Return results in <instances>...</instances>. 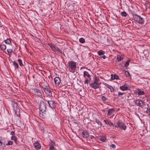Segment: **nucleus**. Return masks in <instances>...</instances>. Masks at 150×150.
Returning <instances> with one entry per match:
<instances>
[{"mask_svg": "<svg viewBox=\"0 0 150 150\" xmlns=\"http://www.w3.org/2000/svg\"><path fill=\"white\" fill-rule=\"evenodd\" d=\"M39 115L42 118H44L49 114V112L46 109V105L43 102V99L41 98L40 104Z\"/></svg>", "mask_w": 150, "mask_h": 150, "instance_id": "nucleus-1", "label": "nucleus"}, {"mask_svg": "<svg viewBox=\"0 0 150 150\" xmlns=\"http://www.w3.org/2000/svg\"><path fill=\"white\" fill-rule=\"evenodd\" d=\"M93 82L90 84V86L95 89L98 88L100 84V83L98 82L99 80H98L97 77L94 76L93 78Z\"/></svg>", "mask_w": 150, "mask_h": 150, "instance_id": "nucleus-2", "label": "nucleus"}, {"mask_svg": "<svg viewBox=\"0 0 150 150\" xmlns=\"http://www.w3.org/2000/svg\"><path fill=\"white\" fill-rule=\"evenodd\" d=\"M133 17L134 20L136 21L139 23L141 24H143L144 19L143 18L136 14L133 15Z\"/></svg>", "mask_w": 150, "mask_h": 150, "instance_id": "nucleus-3", "label": "nucleus"}, {"mask_svg": "<svg viewBox=\"0 0 150 150\" xmlns=\"http://www.w3.org/2000/svg\"><path fill=\"white\" fill-rule=\"evenodd\" d=\"M115 127L118 128H119L123 130H125L126 127L125 125L124 124L122 123L121 120H119L117 123L116 125L115 126Z\"/></svg>", "mask_w": 150, "mask_h": 150, "instance_id": "nucleus-4", "label": "nucleus"}, {"mask_svg": "<svg viewBox=\"0 0 150 150\" xmlns=\"http://www.w3.org/2000/svg\"><path fill=\"white\" fill-rule=\"evenodd\" d=\"M49 46L53 51H56L58 53L61 54L62 53L61 50L59 49L58 47H56L54 45L50 44H49Z\"/></svg>", "mask_w": 150, "mask_h": 150, "instance_id": "nucleus-5", "label": "nucleus"}, {"mask_svg": "<svg viewBox=\"0 0 150 150\" xmlns=\"http://www.w3.org/2000/svg\"><path fill=\"white\" fill-rule=\"evenodd\" d=\"M69 66L71 69L72 70L74 71L76 68V63L73 61L69 62Z\"/></svg>", "mask_w": 150, "mask_h": 150, "instance_id": "nucleus-6", "label": "nucleus"}, {"mask_svg": "<svg viewBox=\"0 0 150 150\" xmlns=\"http://www.w3.org/2000/svg\"><path fill=\"white\" fill-rule=\"evenodd\" d=\"M54 80L56 86L59 87L61 86V85H60L61 83V79L59 77H55Z\"/></svg>", "mask_w": 150, "mask_h": 150, "instance_id": "nucleus-7", "label": "nucleus"}, {"mask_svg": "<svg viewBox=\"0 0 150 150\" xmlns=\"http://www.w3.org/2000/svg\"><path fill=\"white\" fill-rule=\"evenodd\" d=\"M115 112L114 109L113 108H111L109 109L108 111L107 115L110 118H113V117H114V115L113 114L111 117L110 115L113 114L114 112Z\"/></svg>", "mask_w": 150, "mask_h": 150, "instance_id": "nucleus-8", "label": "nucleus"}, {"mask_svg": "<svg viewBox=\"0 0 150 150\" xmlns=\"http://www.w3.org/2000/svg\"><path fill=\"white\" fill-rule=\"evenodd\" d=\"M144 102L141 100H137L135 101V104L138 106L142 107L144 105Z\"/></svg>", "mask_w": 150, "mask_h": 150, "instance_id": "nucleus-9", "label": "nucleus"}, {"mask_svg": "<svg viewBox=\"0 0 150 150\" xmlns=\"http://www.w3.org/2000/svg\"><path fill=\"white\" fill-rule=\"evenodd\" d=\"M120 89L124 91L129 89V87L128 85L127 84H125L120 86Z\"/></svg>", "mask_w": 150, "mask_h": 150, "instance_id": "nucleus-10", "label": "nucleus"}, {"mask_svg": "<svg viewBox=\"0 0 150 150\" xmlns=\"http://www.w3.org/2000/svg\"><path fill=\"white\" fill-rule=\"evenodd\" d=\"M34 93L36 95L39 96H42V92L39 89H34L33 90Z\"/></svg>", "mask_w": 150, "mask_h": 150, "instance_id": "nucleus-11", "label": "nucleus"}, {"mask_svg": "<svg viewBox=\"0 0 150 150\" xmlns=\"http://www.w3.org/2000/svg\"><path fill=\"white\" fill-rule=\"evenodd\" d=\"M44 91L48 96H50L52 95V91L51 90L48 88L44 90Z\"/></svg>", "mask_w": 150, "mask_h": 150, "instance_id": "nucleus-12", "label": "nucleus"}, {"mask_svg": "<svg viewBox=\"0 0 150 150\" xmlns=\"http://www.w3.org/2000/svg\"><path fill=\"white\" fill-rule=\"evenodd\" d=\"M82 136L84 138H87L89 137V134L86 131H83L81 133Z\"/></svg>", "mask_w": 150, "mask_h": 150, "instance_id": "nucleus-13", "label": "nucleus"}, {"mask_svg": "<svg viewBox=\"0 0 150 150\" xmlns=\"http://www.w3.org/2000/svg\"><path fill=\"white\" fill-rule=\"evenodd\" d=\"M34 145L36 150H38L40 149L41 146L40 144L36 142L34 144Z\"/></svg>", "mask_w": 150, "mask_h": 150, "instance_id": "nucleus-14", "label": "nucleus"}, {"mask_svg": "<svg viewBox=\"0 0 150 150\" xmlns=\"http://www.w3.org/2000/svg\"><path fill=\"white\" fill-rule=\"evenodd\" d=\"M47 102L51 108H53L54 107L55 104L54 102L52 101H48Z\"/></svg>", "mask_w": 150, "mask_h": 150, "instance_id": "nucleus-15", "label": "nucleus"}, {"mask_svg": "<svg viewBox=\"0 0 150 150\" xmlns=\"http://www.w3.org/2000/svg\"><path fill=\"white\" fill-rule=\"evenodd\" d=\"M12 103L13 104V109L15 111L17 110L18 109V108H17L18 105L17 103H15L13 102H12Z\"/></svg>", "mask_w": 150, "mask_h": 150, "instance_id": "nucleus-16", "label": "nucleus"}, {"mask_svg": "<svg viewBox=\"0 0 150 150\" xmlns=\"http://www.w3.org/2000/svg\"><path fill=\"white\" fill-rule=\"evenodd\" d=\"M104 122L107 124L109 125H112L113 126L114 125L113 123L111 122L109 120H104Z\"/></svg>", "mask_w": 150, "mask_h": 150, "instance_id": "nucleus-17", "label": "nucleus"}, {"mask_svg": "<svg viewBox=\"0 0 150 150\" xmlns=\"http://www.w3.org/2000/svg\"><path fill=\"white\" fill-rule=\"evenodd\" d=\"M106 87L110 89V91L111 92L114 91V89L111 86H110L108 84H106Z\"/></svg>", "mask_w": 150, "mask_h": 150, "instance_id": "nucleus-18", "label": "nucleus"}, {"mask_svg": "<svg viewBox=\"0 0 150 150\" xmlns=\"http://www.w3.org/2000/svg\"><path fill=\"white\" fill-rule=\"evenodd\" d=\"M83 76L85 77L86 76L89 78H90L91 77V75L87 71H84L83 72Z\"/></svg>", "mask_w": 150, "mask_h": 150, "instance_id": "nucleus-19", "label": "nucleus"}, {"mask_svg": "<svg viewBox=\"0 0 150 150\" xmlns=\"http://www.w3.org/2000/svg\"><path fill=\"white\" fill-rule=\"evenodd\" d=\"M111 78L113 80L114 79H117L119 78V76L116 74H114V75L112 74L111 75Z\"/></svg>", "mask_w": 150, "mask_h": 150, "instance_id": "nucleus-20", "label": "nucleus"}, {"mask_svg": "<svg viewBox=\"0 0 150 150\" xmlns=\"http://www.w3.org/2000/svg\"><path fill=\"white\" fill-rule=\"evenodd\" d=\"M99 139L102 142H104L106 139L105 136H103L99 137Z\"/></svg>", "mask_w": 150, "mask_h": 150, "instance_id": "nucleus-21", "label": "nucleus"}, {"mask_svg": "<svg viewBox=\"0 0 150 150\" xmlns=\"http://www.w3.org/2000/svg\"><path fill=\"white\" fill-rule=\"evenodd\" d=\"M105 52L103 50H100L98 52V54L99 55H101L104 54Z\"/></svg>", "mask_w": 150, "mask_h": 150, "instance_id": "nucleus-22", "label": "nucleus"}, {"mask_svg": "<svg viewBox=\"0 0 150 150\" xmlns=\"http://www.w3.org/2000/svg\"><path fill=\"white\" fill-rule=\"evenodd\" d=\"M1 49L3 50H5L6 49V45H1L0 46Z\"/></svg>", "mask_w": 150, "mask_h": 150, "instance_id": "nucleus-23", "label": "nucleus"}, {"mask_svg": "<svg viewBox=\"0 0 150 150\" xmlns=\"http://www.w3.org/2000/svg\"><path fill=\"white\" fill-rule=\"evenodd\" d=\"M13 65L14 66L15 69H18V64L15 62L14 61L13 62Z\"/></svg>", "mask_w": 150, "mask_h": 150, "instance_id": "nucleus-24", "label": "nucleus"}, {"mask_svg": "<svg viewBox=\"0 0 150 150\" xmlns=\"http://www.w3.org/2000/svg\"><path fill=\"white\" fill-rule=\"evenodd\" d=\"M79 42L81 43H84L85 42V40L83 38H81L79 39Z\"/></svg>", "mask_w": 150, "mask_h": 150, "instance_id": "nucleus-25", "label": "nucleus"}, {"mask_svg": "<svg viewBox=\"0 0 150 150\" xmlns=\"http://www.w3.org/2000/svg\"><path fill=\"white\" fill-rule=\"evenodd\" d=\"M11 139L13 140H14L15 142L17 141L16 137L15 136H12L11 137Z\"/></svg>", "mask_w": 150, "mask_h": 150, "instance_id": "nucleus-26", "label": "nucleus"}, {"mask_svg": "<svg viewBox=\"0 0 150 150\" xmlns=\"http://www.w3.org/2000/svg\"><path fill=\"white\" fill-rule=\"evenodd\" d=\"M18 63L21 66H23V64L22 62V61L20 59H18Z\"/></svg>", "mask_w": 150, "mask_h": 150, "instance_id": "nucleus-27", "label": "nucleus"}, {"mask_svg": "<svg viewBox=\"0 0 150 150\" xmlns=\"http://www.w3.org/2000/svg\"><path fill=\"white\" fill-rule=\"evenodd\" d=\"M5 42L8 44H9L11 43V41L10 39H7L5 40Z\"/></svg>", "mask_w": 150, "mask_h": 150, "instance_id": "nucleus-28", "label": "nucleus"}, {"mask_svg": "<svg viewBox=\"0 0 150 150\" xmlns=\"http://www.w3.org/2000/svg\"><path fill=\"white\" fill-rule=\"evenodd\" d=\"M117 59L118 61H120L122 60L123 59V58L121 57L120 55H119L117 56Z\"/></svg>", "mask_w": 150, "mask_h": 150, "instance_id": "nucleus-29", "label": "nucleus"}, {"mask_svg": "<svg viewBox=\"0 0 150 150\" xmlns=\"http://www.w3.org/2000/svg\"><path fill=\"white\" fill-rule=\"evenodd\" d=\"M130 62V60H127L125 63V67L127 68V67L128 65L129 64V62Z\"/></svg>", "mask_w": 150, "mask_h": 150, "instance_id": "nucleus-30", "label": "nucleus"}, {"mask_svg": "<svg viewBox=\"0 0 150 150\" xmlns=\"http://www.w3.org/2000/svg\"><path fill=\"white\" fill-rule=\"evenodd\" d=\"M42 88H43L44 90L48 88L47 85H43L42 86Z\"/></svg>", "mask_w": 150, "mask_h": 150, "instance_id": "nucleus-31", "label": "nucleus"}, {"mask_svg": "<svg viewBox=\"0 0 150 150\" xmlns=\"http://www.w3.org/2000/svg\"><path fill=\"white\" fill-rule=\"evenodd\" d=\"M121 15L122 16H127V14L125 12L123 11L121 13Z\"/></svg>", "mask_w": 150, "mask_h": 150, "instance_id": "nucleus-32", "label": "nucleus"}, {"mask_svg": "<svg viewBox=\"0 0 150 150\" xmlns=\"http://www.w3.org/2000/svg\"><path fill=\"white\" fill-rule=\"evenodd\" d=\"M96 122L98 125H100L101 126H102V123L98 120L96 119Z\"/></svg>", "mask_w": 150, "mask_h": 150, "instance_id": "nucleus-33", "label": "nucleus"}, {"mask_svg": "<svg viewBox=\"0 0 150 150\" xmlns=\"http://www.w3.org/2000/svg\"><path fill=\"white\" fill-rule=\"evenodd\" d=\"M144 91H139L138 92V94L139 95H143L144 94Z\"/></svg>", "mask_w": 150, "mask_h": 150, "instance_id": "nucleus-34", "label": "nucleus"}, {"mask_svg": "<svg viewBox=\"0 0 150 150\" xmlns=\"http://www.w3.org/2000/svg\"><path fill=\"white\" fill-rule=\"evenodd\" d=\"M146 113L148 115H150V107L147 108L146 111Z\"/></svg>", "mask_w": 150, "mask_h": 150, "instance_id": "nucleus-35", "label": "nucleus"}, {"mask_svg": "<svg viewBox=\"0 0 150 150\" xmlns=\"http://www.w3.org/2000/svg\"><path fill=\"white\" fill-rule=\"evenodd\" d=\"M125 74L126 75V76L127 77H129L130 76V74L129 73V72L127 71H125Z\"/></svg>", "mask_w": 150, "mask_h": 150, "instance_id": "nucleus-36", "label": "nucleus"}, {"mask_svg": "<svg viewBox=\"0 0 150 150\" xmlns=\"http://www.w3.org/2000/svg\"><path fill=\"white\" fill-rule=\"evenodd\" d=\"M102 99L103 101H106L107 99L104 96H102Z\"/></svg>", "mask_w": 150, "mask_h": 150, "instance_id": "nucleus-37", "label": "nucleus"}, {"mask_svg": "<svg viewBox=\"0 0 150 150\" xmlns=\"http://www.w3.org/2000/svg\"><path fill=\"white\" fill-rule=\"evenodd\" d=\"M12 142L11 141H9L8 142V143L6 144V145H11L12 144Z\"/></svg>", "mask_w": 150, "mask_h": 150, "instance_id": "nucleus-38", "label": "nucleus"}, {"mask_svg": "<svg viewBox=\"0 0 150 150\" xmlns=\"http://www.w3.org/2000/svg\"><path fill=\"white\" fill-rule=\"evenodd\" d=\"M7 51L8 53H11L12 52V50L11 49H7Z\"/></svg>", "mask_w": 150, "mask_h": 150, "instance_id": "nucleus-39", "label": "nucleus"}, {"mask_svg": "<svg viewBox=\"0 0 150 150\" xmlns=\"http://www.w3.org/2000/svg\"><path fill=\"white\" fill-rule=\"evenodd\" d=\"M55 145V144L53 142H52L50 147H54V146Z\"/></svg>", "mask_w": 150, "mask_h": 150, "instance_id": "nucleus-40", "label": "nucleus"}, {"mask_svg": "<svg viewBox=\"0 0 150 150\" xmlns=\"http://www.w3.org/2000/svg\"><path fill=\"white\" fill-rule=\"evenodd\" d=\"M49 149L50 150H57L54 147H50Z\"/></svg>", "mask_w": 150, "mask_h": 150, "instance_id": "nucleus-41", "label": "nucleus"}, {"mask_svg": "<svg viewBox=\"0 0 150 150\" xmlns=\"http://www.w3.org/2000/svg\"><path fill=\"white\" fill-rule=\"evenodd\" d=\"M124 93H121L120 92H119L118 93V94L119 96H120V95H123Z\"/></svg>", "mask_w": 150, "mask_h": 150, "instance_id": "nucleus-42", "label": "nucleus"}, {"mask_svg": "<svg viewBox=\"0 0 150 150\" xmlns=\"http://www.w3.org/2000/svg\"><path fill=\"white\" fill-rule=\"evenodd\" d=\"M111 146L113 148H114L115 147V146L114 144H111Z\"/></svg>", "mask_w": 150, "mask_h": 150, "instance_id": "nucleus-43", "label": "nucleus"}, {"mask_svg": "<svg viewBox=\"0 0 150 150\" xmlns=\"http://www.w3.org/2000/svg\"><path fill=\"white\" fill-rule=\"evenodd\" d=\"M85 83V84H86L87 85L88 84V80L86 79L84 81Z\"/></svg>", "mask_w": 150, "mask_h": 150, "instance_id": "nucleus-44", "label": "nucleus"}, {"mask_svg": "<svg viewBox=\"0 0 150 150\" xmlns=\"http://www.w3.org/2000/svg\"><path fill=\"white\" fill-rule=\"evenodd\" d=\"M11 134L12 135V136H15V132L13 131L11 132Z\"/></svg>", "mask_w": 150, "mask_h": 150, "instance_id": "nucleus-45", "label": "nucleus"}, {"mask_svg": "<svg viewBox=\"0 0 150 150\" xmlns=\"http://www.w3.org/2000/svg\"><path fill=\"white\" fill-rule=\"evenodd\" d=\"M2 144V142H1V140L0 139V146H1Z\"/></svg>", "mask_w": 150, "mask_h": 150, "instance_id": "nucleus-46", "label": "nucleus"}, {"mask_svg": "<svg viewBox=\"0 0 150 150\" xmlns=\"http://www.w3.org/2000/svg\"><path fill=\"white\" fill-rule=\"evenodd\" d=\"M106 56L105 55H104L102 57V58H103L104 59H105V58Z\"/></svg>", "mask_w": 150, "mask_h": 150, "instance_id": "nucleus-47", "label": "nucleus"}, {"mask_svg": "<svg viewBox=\"0 0 150 150\" xmlns=\"http://www.w3.org/2000/svg\"><path fill=\"white\" fill-rule=\"evenodd\" d=\"M115 117H114V118H115Z\"/></svg>", "mask_w": 150, "mask_h": 150, "instance_id": "nucleus-48", "label": "nucleus"}]
</instances>
